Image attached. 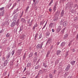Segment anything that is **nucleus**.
Returning <instances> with one entry per match:
<instances>
[{
	"label": "nucleus",
	"instance_id": "61",
	"mask_svg": "<svg viewBox=\"0 0 78 78\" xmlns=\"http://www.w3.org/2000/svg\"><path fill=\"white\" fill-rule=\"evenodd\" d=\"M17 29H18V27H17L16 28H15V30H17Z\"/></svg>",
	"mask_w": 78,
	"mask_h": 78
},
{
	"label": "nucleus",
	"instance_id": "25",
	"mask_svg": "<svg viewBox=\"0 0 78 78\" xmlns=\"http://www.w3.org/2000/svg\"><path fill=\"white\" fill-rule=\"evenodd\" d=\"M61 30L59 29L58 28H57L56 29V33H59V31H60V30Z\"/></svg>",
	"mask_w": 78,
	"mask_h": 78
},
{
	"label": "nucleus",
	"instance_id": "34",
	"mask_svg": "<svg viewBox=\"0 0 78 78\" xmlns=\"http://www.w3.org/2000/svg\"><path fill=\"white\" fill-rule=\"evenodd\" d=\"M57 20H58V18L57 17H55L54 19V21L56 22V21H57Z\"/></svg>",
	"mask_w": 78,
	"mask_h": 78
},
{
	"label": "nucleus",
	"instance_id": "21",
	"mask_svg": "<svg viewBox=\"0 0 78 78\" xmlns=\"http://www.w3.org/2000/svg\"><path fill=\"white\" fill-rule=\"evenodd\" d=\"M44 22L45 21H41L40 24V25H43L44 23Z\"/></svg>",
	"mask_w": 78,
	"mask_h": 78
},
{
	"label": "nucleus",
	"instance_id": "52",
	"mask_svg": "<svg viewBox=\"0 0 78 78\" xmlns=\"http://www.w3.org/2000/svg\"><path fill=\"white\" fill-rule=\"evenodd\" d=\"M39 73H41V74H42V73H43V72H42V70H40L39 71Z\"/></svg>",
	"mask_w": 78,
	"mask_h": 78
},
{
	"label": "nucleus",
	"instance_id": "56",
	"mask_svg": "<svg viewBox=\"0 0 78 78\" xmlns=\"http://www.w3.org/2000/svg\"><path fill=\"white\" fill-rule=\"evenodd\" d=\"M78 39V34H77L76 36V40H77Z\"/></svg>",
	"mask_w": 78,
	"mask_h": 78
},
{
	"label": "nucleus",
	"instance_id": "60",
	"mask_svg": "<svg viewBox=\"0 0 78 78\" xmlns=\"http://www.w3.org/2000/svg\"><path fill=\"white\" fill-rule=\"evenodd\" d=\"M52 30L53 33H54V32H55V30H54V29H52Z\"/></svg>",
	"mask_w": 78,
	"mask_h": 78
},
{
	"label": "nucleus",
	"instance_id": "29",
	"mask_svg": "<svg viewBox=\"0 0 78 78\" xmlns=\"http://www.w3.org/2000/svg\"><path fill=\"white\" fill-rule=\"evenodd\" d=\"M42 37V34H41L39 36L38 38H37L38 39H40Z\"/></svg>",
	"mask_w": 78,
	"mask_h": 78
},
{
	"label": "nucleus",
	"instance_id": "63",
	"mask_svg": "<svg viewBox=\"0 0 78 78\" xmlns=\"http://www.w3.org/2000/svg\"><path fill=\"white\" fill-rule=\"evenodd\" d=\"M26 70H27V69L26 68V67H25V68H24V69L23 70V72H25V71H26Z\"/></svg>",
	"mask_w": 78,
	"mask_h": 78
},
{
	"label": "nucleus",
	"instance_id": "3",
	"mask_svg": "<svg viewBox=\"0 0 78 78\" xmlns=\"http://www.w3.org/2000/svg\"><path fill=\"white\" fill-rule=\"evenodd\" d=\"M9 61V59H7L5 60L3 63L4 66H7V64H8V63Z\"/></svg>",
	"mask_w": 78,
	"mask_h": 78
},
{
	"label": "nucleus",
	"instance_id": "18",
	"mask_svg": "<svg viewBox=\"0 0 78 78\" xmlns=\"http://www.w3.org/2000/svg\"><path fill=\"white\" fill-rule=\"evenodd\" d=\"M19 20H20L18 19L17 20V22H16V23L17 26H18V25H19Z\"/></svg>",
	"mask_w": 78,
	"mask_h": 78
},
{
	"label": "nucleus",
	"instance_id": "53",
	"mask_svg": "<svg viewBox=\"0 0 78 78\" xmlns=\"http://www.w3.org/2000/svg\"><path fill=\"white\" fill-rule=\"evenodd\" d=\"M53 48V46L51 45V49L50 50H51V49H52Z\"/></svg>",
	"mask_w": 78,
	"mask_h": 78
},
{
	"label": "nucleus",
	"instance_id": "16",
	"mask_svg": "<svg viewBox=\"0 0 78 78\" xmlns=\"http://www.w3.org/2000/svg\"><path fill=\"white\" fill-rule=\"evenodd\" d=\"M75 62H76V61H71L70 63L72 65H74L75 64Z\"/></svg>",
	"mask_w": 78,
	"mask_h": 78
},
{
	"label": "nucleus",
	"instance_id": "62",
	"mask_svg": "<svg viewBox=\"0 0 78 78\" xmlns=\"http://www.w3.org/2000/svg\"><path fill=\"white\" fill-rule=\"evenodd\" d=\"M30 20H28V23H30Z\"/></svg>",
	"mask_w": 78,
	"mask_h": 78
},
{
	"label": "nucleus",
	"instance_id": "9",
	"mask_svg": "<svg viewBox=\"0 0 78 78\" xmlns=\"http://www.w3.org/2000/svg\"><path fill=\"white\" fill-rule=\"evenodd\" d=\"M5 14V10H3L1 13H0V16H3Z\"/></svg>",
	"mask_w": 78,
	"mask_h": 78
},
{
	"label": "nucleus",
	"instance_id": "39",
	"mask_svg": "<svg viewBox=\"0 0 78 78\" xmlns=\"http://www.w3.org/2000/svg\"><path fill=\"white\" fill-rule=\"evenodd\" d=\"M53 0H51L50 2L49 3V6H50V5L53 3Z\"/></svg>",
	"mask_w": 78,
	"mask_h": 78
},
{
	"label": "nucleus",
	"instance_id": "10",
	"mask_svg": "<svg viewBox=\"0 0 78 78\" xmlns=\"http://www.w3.org/2000/svg\"><path fill=\"white\" fill-rule=\"evenodd\" d=\"M25 37V35H22L20 37V38L21 39H23Z\"/></svg>",
	"mask_w": 78,
	"mask_h": 78
},
{
	"label": "nucleus",
	"instance_id": "26",
	"mask_svg": "<svg viewBox=\"0 0 78 78\" xmlns=\"http://www.w3.org/2000/svg\"><path fill=\"white\" fill-rule=\"evenodd\" d=\"M74 20L75 22H76L78 20V17H75L74 18Z\"/></svg>",
	"mask_w": 78,
	"mask_h": 78
},
{
	"label": "nucleus",
	"instance_id": "28",
	"mask_svg": "<svg viewBox=\"0 0 78 78\" xmlns=\"http://www.w3.org/2000/svg\"><path fill=\"white\" fill-rule=\"evenodd\" d=\"M10 36L11 34L9 33H8L6 35L7 37H10Z\"/></svg>",
	"mask_w": 78,
	"mask_h": 78
},
{
	"label": "nucleus",
	"instance_id": "45",
	"mask_svg": "<svg viewBox=\"0 0 78 78\" xmlns=\"http://www.w3.org/2000/svg\"><path fill=\"white\" fill-rule=\"evenodd\" d=\"M56 70H55L54 71V72L52 73L53 75H55L56 73Z\"/></svg>",
	"mask_w": 78,
	"mask_h": 78
},
{
	"label": "nucleus",
	"instance_id": "58",
	"mask_svg": "<svg viewBox=\"0 0 78 78\" xmlns=\"http://www.w3.org/2000/svg\"><path fill=\"white\" fill-rule=\"evenodd\" d=\"M59 44H60V42H58L57 43V45H59Z\"/></svg>",
	"mask_w": 78,
	"mask_h": 78
},
{
	"label": "nucleus",
	"instance_id": "38",
	"mask_svg": "<svg viewBox=\"0 0 78 78\" xmlns=\"http://www.w3.org/2000/svg\"><path fill=\"white\" fill-rule=\"evenodd\" d=\"M39 65L36 66L35 67V69H39Z\"/></svg>",
	"mask_w": 78,
	"mask_h": 78
},
{
	"label": "nucleus",
	"instance_id": "31",
	"mask_svg": "<svg viewBox=\"0 0 78 78\" xmlns=\"http://www.w3.org/2000/svg\"><path fill=\"white\" fill-rule=\"evenodd\" d=\"M15 52V50H13L12 51V52H11L12 56H13V55H14V54Z\"/></svg>",
	"mask_w": 78,
	"mask_h": 78
},
{
	"label": "nucleus",
	"instance_id": "47",
	"mask_svg": "<svg viewBox=\"0 0 78 78\" xmlns=\"http://www.w3.org/2000/svg\"><path fill=\"white\" fill-rule=\"evenodd\" d=\"M2 59L3 61H4L5 59V57H2Z\"/></svg>",
	"mask_w": 78,
	"mask_h": 78
},
{
	"label": "nucleus",
	"instance_id": "17",
	"mask_svg": "<svg viewBox=\"0 0 78 78\" xmlns=\"http://www.w3.org/2000/svg\"><path fill=\"white\" fill-rule=\"evenodd\" d=\"M64 11L63 10H62V11L61 12V17L64 16Z\"/></svg>",
	"mask_w": 78,
	"mask_h": 78
},
{
	"label": "nucleus",
	"instance_id": "42",
	"mask_svg": "<svg viewBox=\"0 0 78 78\" xmlns=\"http://www.w3.org/2000/svg\"><path fill=\"white\" fill-rule=\"evenodd\" d=\"M4 8L5 7H3L0 8V11H2V10H3L4 9Z\"/></svg>",
	"mask_w": 78,
	"mask_h": 78
},
{
	"label": "nucleus",
	"instance_id": "6",
	"mask_svg": "<svg viewBox=\"0 0 78 78\" xmlns=\"http://www.w3.org/2000/svg\"><path fill=\"white\" fill-rule=\"evenodd\" d=\"M19 11V8H17L16 9L14 10L13 11V14H16L17 11Z\"/></svg>",
	"mask_w": 78,
	"mask_h": 78
},
{
	"label": "nucleus",
	"instance_id": "11",
	"mask_svg": "<svg viewBox=\"0 0 78 78\" xmlns=\"http://www.w3.org/2000/svg\"><path fill=\"white\" fill-rule=\"evenodd\" d=\"M11 56V54L8 53L7 55L6 56V59H9V57Z\"/></svg>",
	"mask_w": 78,
	"mask_h": 78
},
{
	"label": "nucleus",
	"instance_id": "49",
	"mask_svg": "<svg viewBox=\"0 0 78 78\" xmlns=\"http://www.w3.org/2000/svg\"><path fill=\"white\" fill-rule=\"evenodd\" d=\"M74 7L75 8H76V7H77V8H78V5H77V4H75L74 5Z\"/></svg>",
	"mask_w": 78,
	"mask_h": 78
},
{
	"label": "nucleus",
	"instance_id": "59",
	"mask_svg": "<svg viewBox=\"0 0 78 78\" xmlns=\"http://www.w3.org/2000/svg\"><path fill=\"white\" fill-rule=\"evenodd\" d=\"M7 49L8 50H10V48H9V47H8L7 48Z\"/></svg>",
	"mask_w": 78,
	"mask_h": 78
},
{
	"label": "nucleus",
	"instance_id": "4",
	"mask_svg": "<svg viewBox=\"0 0 78 78\" xmlns=\"http://www.w3.org/2000/svg\"><path fill=\"white\" fill-rule=\"evenodd\" d=\"M15 25H16V20L14 21L11 24V27H13L15 26Z\"/></svg>",
	"mask_w": 78,
	"mask_h": 78
},
{
	"label": "nucleus",
	"instance_id": "20",
	"mask_svg": "<svg viewBox=\"0 0 78 78\" xmlns=\"http://www.w3.org/2000/svg\"><path fill=\"white\" fill-rule=\"evenodd\" d=\"M23 11H22V13H21L20 14V18H21L22 16H23Z\"/></svg>",
	"mask_w": 78,
	"mask_h": 78
},
{
	"label": "nucleus",
	"instance_id": "44",
	"mask_svg": "<svg viewBox=\"0 0 78 78\" xmlns=\"http://www.w3.org/2000/svg\"><path fill=\"white\" fill-rule=\"evenodd\" d=\"M25 58H26V56H25V54L24 55V56H23V60H24L25 59Z\"/></svg>",
	"mask_w": 78,
	"mask_h": 78
},
{
	"label": "nucleus",
	"instance_id": "48",
	"mask_svg": "<svg viewBox=\"0 0 78 78\" xmlns=\"http://www.w3.org/2000/svg\"><path fill=\"white\" fill-rule=\"evenodd\" d=\"M70 67V65H68L66 67H67V68H68V69H69Z\"/></svg>",
	"mask_w": 78,
	"mask_h": 78
},
{
	"label": "nucleus",
	"instance_id": "41",
	"mask_svg": "<svg viewBox=\"0 0 78 78\" xmlns=\"http://www.w3.org/2000/svg\"><path fill=\"white\" fill-rule=\"evenodd\" d=\"M68 74V72H66L64 74V76H67V74Z\"/></svg>",
	"mask_w": 78,
	"mask_h": 78
},
{
	"label": "nucleus",
	"instance_id": "1",
	"mask_svg": "<svg viewBox=\"0 0 78 78\" xmlns=\"http://www.w3.org/2000/svg\"><path fill=\"white\" fill-rule=\"evenodd\" d=\"M44 43L42 42L41 44H38L36 46V48L37 49H41L42 48V45H43Z\"/></svg>",
	"mask_w": 78,
	"mask_h": 78
},
{
	"label": "nucleus",
	"instance_id": "5",
	"mask_svg": "<svg viewBox=\"0 0 78 78\" xmlns=\"http://www.w3.org/2000/svg\"><path fill=\"white\" fill-rule=\"evenodd\" d=\"M21 21L22 23H26V20L24 18H21Z\"/></svg>",
	"mask_w": 78,
	"mask_h": 78
},
{
	"label": "nucleus",
	"instance_id": "13",
	"mask_svg": "<svg viewBox=\"0 0 78 78\" xmlns=\"http://www.w3.org/2000/svg\"><path fill=\"white\" fill-rule=\"evenodd\" d=\"M61 51L59 50H58L57 52V55H59L61 53Z\"/></svg>",
	"mask_w": 78,
	"mask_h": 78
},
{
	"label": "nucleus",
	"instance_id": "33",
	"mask_svg": "<svg viewBox=\"0 0 78 78\" xmlns=\"http://www.w3.org/2000/svg\"><path fill=\"white\" fill-rule=\"evenodd\" d=\"M69 53V51H67L66 52V56H65L66 57H67V56L68 55H69V53Z\"/></svg>",
	"mask_w": 78,
	"mask_h": 78
},
{
	"label": "nucleus",
	"instance_id": "32",
	"mask_svg": "<svg viewBox=\"0 0 78 78\" xmlns=\"http://www.w3.org/2000/svg\"><path fill=\"white\" fill-rule=\"evenodd\" d=\"M26 73L27 75H30V72L28 71H26Z\"/></svg>",
	"mask_w": 78,
	"mask_h": 78
},
{
	"label": "nucleus",
	"instance_id": "57",
	"mask_svg": "<svg viewBox=\"0 0 78 78\" xmlns=\"http://www.w3.org/2000/svg\"><path fill=\"white\" fill-rule=\"evenodd\" d=\"M73 78V76H69L68 77V78Z\"/></svg>",
	"mask_w": 78,
	"mask_h": 78
},
{
	"label": "nucleus",
	"instance_id": "43",
	"mask_svg": "<svg viewBox=\"0 0 78 78\" xmlns=\"http://www.w3.org/2000/svg\"><path fill=\"white\" fill-rule=\"evenodd\" d=\"M58 28L60 30H61V26H58Z\"/></svg>",
	"mask_w": 78,
	"mask_h": 78
},
{
	"label": "nucleus",
	"instance_id": "27",
	"mask_svg": "<svg viewBox=\"0 0 78 78\" xmlns=\"http://www.w3.org/2000/svg\"><path fill=\"white\" fill-rule=\"evenodd\" d=\"M49 77L51 78H52L53 77V75L51 74V73H50L49 74Z\"/></svg>",
	"mask_w": 78,
	"mask_h": 78
},
{
	"label": "nucleus",
	"instance_id": "51",
	"mask_svg": "<svg viewBox=\"0 0 78 78\" xmlns=\"http://www.w3.org/2000/svg\"><path fill=\"white\" fill-rule=\"evenodd\" d=\"M34 27L35 28L36 27H37V23H36Z\"/></svg>",
	"mask_w": 78,
	"mask_h": 78
},
{
	"label": "nucleus",
	"instance_id": "8",
	"mask_svg": "<svg viewBox=\"0 0 78 78\" xmlns=\"http://www.w3.org/2000/svg\"><path fill=\"white\" fill-rule=\"evenodd\" d=\"M51 52V51H50H50H48V52L47 53V54L46 55V57L47 58H48V55H50Z\"/></svg>",
	"mask_w": 78,
	"mask_h": 78
},
{
	"label": "nucleus",
	"instance_id": "64",
	"mask_svg": "<svg viewBox=\"0 0 78 78\" xmlns=\"http://www.w3.org/2000/svg\"><path fill=\"white\" fill-rule=\"evenodd\" d=\"M49 10L50 12H51V11L52 9H49Z\"/></svg>",
	"mask_w": 78,
	"mask_h": 78
},
{
	"label": "nucleus",
	"instance_id": "2",
	"mask_svg": "<svg viewBox=\"0 0 78 78\" xmlns=\"http://www.w3.org/2000/svg\"><path fill=\"white\" fill-rule=\"evenodd\" d=\"M51 38H48V40L47 41V43L46 44V46H47V45H48V44H51V43H52L51 42Z\"/></svg>",
	"mask_w": 78,
	"mask_h": 78
},
{
	"label": "nucleus",
	"instance_id": "15",
	"mask_svg": "<svg viewBox=\"0 0 78 78\" xmlns=\"http://www.w3.org/2000/svg\"><path fill=\"white\" fill-rule=\"evenodd\" d=\"M68 36L69 34H66L65 35L64 38H65V39H66V38H67V37H68Z\"/></svg>",
	"mask_w": 78,
	"mask_h": 78
},
{
	"label": "nucleus",
	"instance_id": "46",
	"mask_svg": "<svg viewBox=\"0 0 78 78\" xmlns=\"http://www.w3.org/2000/svg\"><path fill=\"white\" fill-rule=\"evenodd\" d=\"M56 6H54V8H53V10L54 11H56Z\"/></svg>",
	"mask_w": 78,
	"mask_h": 78
},
{
	"label": "nucleus",
	"instance_id": "37",
	"mask_svg": "<svg viewBox=\"0 0 78 78\" xmlns=\"http://www.w3.org/2000/svg\"><path fill=\"white\" fill-rule=\"evenodd\" d=\"M50 34V32H46V36H49Z\"/></svg>",
	"mask_w": 78,
	"mask_h": 78
},
{
	"label": "nucleus",
	"instance_id": "22",
	"mask_svg": "<svg viewBox=\"0 0 78 78\" xmlns=\"http://www.w3.org/2000/svg\"><path fill=\"white\" fill-rule=\"evenodd\" d=\"M31 66V64L30 63H28L27 64V67H30Z\"/></svg>",
	"mask_w": 78,
	"mask_h": 78
},
{
	"label": "nucleus",
	"instance_id": "55",
	"mask_svg": "<svg viewBox=\"0 0 78 78\" xmlns=\"http://www.w3.org/2000/svg\"><path fill=\"white\" fill-rule=\"evenodd\" d=\"M69 69L67 68V67L66 68V71H68L69 70Z\"/></svg>",
	"mask_w": 78,
	"mask_h": 78
},
{
	"label": "nucleus",
	"instance_id": "14",
	"mask_svg": "<svg viewBox=\"0 0 78 78\" xmlns=\"http://www.w3.org/2000/svg\"><path fill=\"white\" fill-rule=\"evenodd\" d=\"M66 45V43H65V42H63L61 44V47H64V45Z\"/></svg>",
	"mask_w": 78,
	"mask_h": 78
},
{
	"label": "nucleus",
	"instance_id": "23",
	"mask_svg": "<svg viewBox=\"0 0 78 78\" xmlns=\"http://www.w3.org/2000/svg\"><path fill=\"white\" fill-rule=\"evenodd\" d=\"M38 35V34L36 33L35 34V36L34 40H36V38H37V36Z\"/></svg>",
	"mask_w": 78,
	"mask_h": 78
},
{
	"label": "nucleus",
	"instance_id": "30",
	"mask_svg": "<svg viewBox=\"0 0 78 78\" xmlns=\"http://www.w3.org/2000/svg\"><path fill=\"white\" fill-rule=\"evenodd\" d=\"M22 30H23V27H20V29L19 30V32H21V31H22Z\"/></svg>",
	"mask_w": 78,
	"mask_h": 78
},
{
	"label": "nucleus",
	"instance_id": "40",
	"mask_svg": "<svg viewBox=\"0 0 78 78\" xmlns=\"http://www.w3.org/2000/svg\"><path fill=\"white\" fill-rule=\"evenodd\" d=\"M28 9H29V6H28V7L26 8V12H27V11H28Z\"/></svg>",
	"mask_w": 78,
	"mask_h": 78
},
{
	"label": "nucleus",
	"instance_id": "19",
	"mask_svg": "<svg viewBox=\"0 0 78 78\" xmlns=\"http://www.w3.org/2000/svg\"><path fill=\"white\" fill-rule=\"evenodd\" d=\"M33 53H30V54L29 55V58H31L33 56Z\"/></svg>",
	"mask_w": 78,
	"mask_h": 78
},
{
	"label": "nucleus",
	"instance_id": "50",
	"mask_svg": "<svg viewBox=\"0 0 78 78\" xmlns=\"http://www.w3.org/2000/svg\"><path fill=\"white\" fill-rule=\"evenodd\" d=\"M39 73H38V74L36 76V77L35 78H39V76L38 75H39Z\"/></svg>",
	"mask_w": 78,
	"mask_h": 78
},
{
	"label": "nucleus",
	"instance_id": "35",
	"mask_svg": "<svg viewBox=\"0 0 78 78\" xmlns=\"http://www.w3.org/2000/svg\"><path fill=\"white\" fill-rule=\"evenodd\" d=\"M32 21H33V20H32L31 22L30 23H28L29 26V27H31V25H32V23L31 22H32Z\"/></svg>",
	"mask_w": 78,
	"mask_h": 78
},
{
	"label": "nucleus",
	"instance_id": "36",
	"mask_svg": "<svg viewBox=\"0 0 78 78\" xmlns=\"http://www.w3.org/2000/svg\"><path fill=\"white\" fill-rule=\"evenodd\" d=\"M3 31H4V29H2V30H0V33H3Z\"/></svg>",
	"mask_w": 78,
	"mask_h": 78
},
{
	"label": "nucleus",
	"instance_id": "12",
	"mask_svg": "<svg viewBox=\"0 0 78 78\" xmlns=\"http://www.w3.org/2000/svg\"><path fill=\"white\" fill-rule=\"evenodd\" d=\"M49 27L50 28H53V23H51L50 24Z\"/></svg>",
	"mask_w": 78,
	"mask_h": 78
},
{
	"label": "nucleus",
	"instance_id": "54",
	"mask_svg": "<svg viewBox=\"0 0 78 78\" xmlns=\"http://www.w3.org/2000/svg\"><path fill=\"white\" fill-rule=\"evenodd\" d=\"M37 52H36L35 53H34V56H37Z\"/></svg>",
	"mask_w": 78,
	"mask_h": 78
},
{
	"label": "nucleus",
	"instance_id": "24",
	"mask_svg": "<svg viewBox=\"0 0 78 78\" xmlns=\"http://www.w3.org/2000/svg\"><path fill=\"white\" fill-rule=\"evenodd\" d=\"M43 66L45 68H47V67H48L47 65L45 63H43Z\"/></svg>",
	"mask_w": 78,
	"mask_h": 78
},
{
	"label": "nucleus",
	"instance_id": "7",
	"mask_svg": "<svg viewBox=\"0 0 78 78\" xmlns=\"http://www.w3.org/2000/svg\"><path fill=\"white\" fill-rule=\"evenodd\" d=\"M67 21H65V22H64L63 23V27H66V25H67Z\"/></svg>",
	"mask_w": 78,
	"mask_h": 78
}]
</instances>
